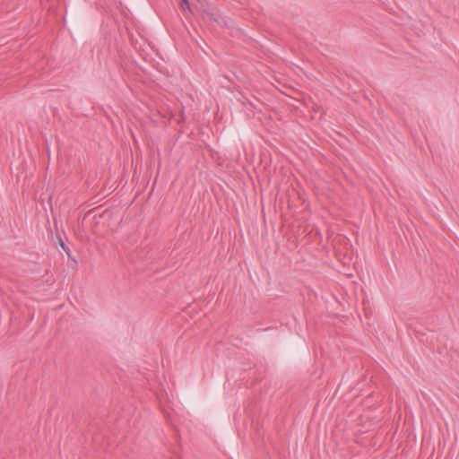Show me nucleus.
<instances>
[{
	"label": "nucleus",
	"mask_w": 459,
	"mask_h": 459,
	"mask_svg": "<svg viewBox=\"0 0 459 459\" xmlns=\"http://www.w3.org/2000/svg\"><path fill=\"white\" fill-rule=\"evenodd\" d=\"M202 15H203V19H204V20L218 22V18L216 17V15L208 10H203Z\"/></svg>",
	"instance_id": "1"
},
{
	"label": "nucleus",
	"mask_w": 459,
	"mask_h": 459,
	"mask_svg": "<svg viewBox=\"0 0 459 459\" xmlns=\"http://www.w3.org/2000/svg\"><path fill=\"white\" fill-rule=\"evenodd\" d=\"M59 245L62 247V249L66 253V255L68 256H71L69 247L65 244V242L61 238L59 239Z\"/></svg>",
	"instance_id": "3"
},
{
	"label": "nucleus",
	"mask_w": 459,
	"mask_h": 459,
	"mask_svg": "<svg viewBox=\"0 0 459 459\" xmlns=\"http://www.w3.org/2000/svg\"><path fill=\"white\" fill-rule=\"evenodd\" d=\"M180 8L184 11V12H187L189 13H193V11L191 9V6L188 3V0H181L180 2Z\"/></svg>",
	"instance_id": "2"
}]
</instances>
